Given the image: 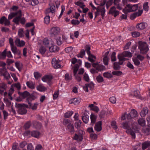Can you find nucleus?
I'll return each instance as SVG.
<instances>
[{
  "instance_id": "27",
  "label": "nucleus",
  "mask_w": 150,
  "mask_h": 150,
  "mask_svg": "<svg viewBox=\"0 0 150 150\" xmlns=\"http://www.w3.org/2000/svg\"><path fill=\"white\" fill-rule=\"evenodd\" d=\"M11 50L12 52L14 54H17L20 56L21 54V51L19 50H18L17 47L15 46L11 47Z\"/></svg>"
},
{
  "instance_id": "28",
  "label": "nucleus",
  "mask_w": 150,
  "mask_h": 150,
  "mask_svg": "<svg viewBox=\"0 0 150 150\" xmlns=\"http://www.w3.org/2000/svg\"><path fill=\"white\" fill-rule=\"evenodd\" d=\"M148 110L146 107L144 108L140 112V115L142 117H143L148 113Z\"/></svg>"
},
{
  "instance_id": "54",
  "label": "nucleus",
  "mask_w": 150,
  "mask_h": 150,
  "mask_svg": "<svg viewBox=\"0 0 150 150\" xmlns=\"http://www.w3.org/2000/svg\"><path fill=\"white\" fill-rule=\"evenodd\" d=\"M112 74L113 75L117 76H119L121 75L122 72L120 71H115L112 72Z\"/></svg>"
},
{
  "instance_id": "38",
  "label": "nucleus",
  "mask_w": 150,
  "mask_h": 150,
  "mask_svg": "<svg viewBox=\"0 0 150 150\" xmlns=\"http://www.w3.org/2000/svg\"><path fill=\"white\" fill-rule=\"evenodd\" d=\"M40 134V133L37 131H33L32 132L31 136L36 138L38 137Z\"/></svg>"
},
{
  "instance_id": "36",
  "label": "nucleus",
  "mask_w": 150,
  "mask_h": 150,
  "mask_svg": "<svg viewBox=\"0 0 150 150\" xmlns=\"http://www.w3.org/2000/svg\"><path fill=\"white\" fill-rule=\"evenodd\" d=\"M71 62L73 64H74L76 62L79 65H81V60L80 59L77 60L75 58H73L71 59Z\"/></svg>"
},
{
  "instance_id": "13",
  "label": "nucleus",
  "mask_w": 150,
  "mask_h": 150,
  "mask_svg": "<svg viewBox=\"0 0 150 150\" xmlns=\"http://www.w3.org/2000/svg\"><path fill=\"white\" fill-rule=\"evenodd\" d=\"M60 29L59 27H53L51 29V36L52 37H56L60 33Z\"/></svg>"
},
{
  "instance_id": "22",
  "label": "nucleus",
  "mask_w": 150,
  "mask_h": 150,
  "mask_svg": "<svg viewBox=\"0 0 150 150\" xmlns=\"http://www.w3.org/2000/svg\"><path fill=\"white\" fill-rule=\"evenodd\" d=\"M82 117V119L84 123H87L88 122L89 120V116L87 113L83 112Z\"/></svg>"
},
{
  "instance_id": "20",
  "label": "nucleus",
  "mask_w": 150,
  "mask_h": 150,
  "mask_svg": "<svg viewBox=\"0 0 150 150\" xmlns=\"http://www.w3.org/2000/svg\"><path fill=\"white\" fill-rule=\"evenodd\" d=\"M147 26V24L146 23H142L137 24L136 28L139 30H143Z\"/></svg>"
},
{
  "instance_id": "61",
  "label": "nucleus",
  "mask_w": 150,
  "mask_h": 150,
  "mask_svg": "<svg viewBox=\"0 0 150 150\" xmlns=\"http://www.w3.org/2000/svg\"><path fill=\"white\" fill-rule=\"evenodd\" d=\"M83 79L86 82H88L89 80V78L88 75L86 73L84 74L83 75Z\"/></svg>"
},
{
  "instance_id": "64",
  "label": "nucleus",
  "mask_w": 150,
  "mask_h": 150,
  "mask_svg": "<svg viewBox=\"0 0 150 150\" xmlns=\"http://www.w3.org/2000/svg\"><path fill=\"white\" fill-rule=\"evenodd\" d=\"M80 23V21L78 20L73 19L71 21V23L73 25H78Z\"/></svg>"
},
{
  "instance_id": "37",
  "label": "nucleus",
  "mask_w": 150,
  "mask_h": 150,
  "mask_svg": "<svg viewBox=\"0 0 150 150\" xmlns=\"http://www.w3.org/2000/svg\"><path fill=\"white\" fill-rule=\"evenodd\" d=\"M39 52L42 55L44 54L46 51V48L43 46H41L39 50Z\"/></svg>"
},
{
  "instance_id": "9",
  "label": "nucleus",
  "mask_w": 150,
  "mask_h": 150,
  "mask_svg": "<svg viewBox=\"0 0 150 150\" xmlns=\"http://www.w3.org/2000/svg\"><path fill=\"white\" fill-rule=\"evenodd\" d=\"M77 133L75 134L73 139L79 141H81L83 139V135L84 133V132L82 130L78 129L76 131Z\"/></svg>"
},
{
  "instance_id": "53",
  "label": "nucleus",
  "mask_w": 150,
  "mask_h": 150,
  "mask_svg": "<svg viewBox=\"0 0 150 150\" xmlns=\"http://www.w3.org/2000/svg\"><path fill=\"white\" fill-rule=\"evenodd\" d=\"M111 125L112 128L115 130L117 128L116 122L115 121H114L112 122L111 123Z\"/></svg>"
},
{
  "instance_id": "2",
  "label": "nucleus",
  "mask_w": 150,
  "mask_h": 150,
  "mask_svg": "<svg viewBox=\"0 0 150 150\" xmlns=\"http://www.w3.org/2000/svg\"><path fill=\"white\" fill-rule=\"evenodd\" d=\"M55 7L54 5L51 4L49 8H47L45 11V13L46 15L44 18V23L48 24L50 21V17L53 16L55 13Z\"/></svg>"
},
{
  "instance_id": "29",
  "label": "nucleus",
  "mask_w": 150,
  "mask_h": 150,
  "mask_svg": "<svg viewBox=\"0 0 150 150\" xmlns=\"http://www.w3.org/2000/svg\"><path fill=\"white\" fill-rule=\"evenodd\" d=\"M32 123L33 126L35 127L37 129H40L42 127V125L41 123L38 122L36 121H33Z\"/></svg>"
},
{
  "instance_id": "5",
  "label": "nucleus",
  "mask_w": 150,
  "mask_h": 150,
  "mask_svg": "<svg viewBox=\"0 0 150 150\" xmlns=\"http://www.w3.org/2000/svg\"><path fill=\"white\" fill-rule=\"evenodd\" d=\"M15 107L18 109V113L19 114L23 115L26 113L27 110L25 108H28V106L24 104H20L16 103Z\"/></svg>"
},
{
  "instance_id": "23",
  "label": "nucleus",
  "mask_w": 150,
  "mask_h": 150,
  "mask_svg": "<svg viewBox=\"0 0 150 150\" xmlns=\"http://www.w3.org/2000/svg\"><path fill=\"white\" fill-rule=\"evenodd\" d=\"M7 88L6 85L4 83H0V94L2 95L4 91H6Z\"/></svg>"
},
{
  "instance_id": "15",
  "label": "nucleus",
  "mask_w": 150,
  "mask_h": 150,
  "mask_svg": "<svg viewBox=\"0 0 150 150\" xmlns=\"http://www.w3.org/2000/svg\"><path fill=\"white\" fill-rule=\"evenodd\" d=\"M60 62V61L59 60H57L55 58H53L52 62V66L55 69L60 68L61 67V65L59 63Z\"/></svg>"
},
{
  "instance_id": "59",
  "label": "nucleus",
  "mask_w": 150,
  "mask_h": 150,
  "mask_svg": "<svg viewBox=\"0 0 150 150\" xmlns=\"http://www.w3.org/2000/svg\"><path fill=\"white\" fill-rule=\"evenodd\" d=\"M14 88L13 87V86H11V88L9 90V92L8 93V95L9 96H11V95L13 93Z\"/></svg>"
},
{
  "instance_id": "30",
  "label": "nucleus",
  "mask_w": 150,
  "mask_h": 150,
  "mask_svg": "<svg viewBox=\"0 0 150 150\" xmlns=\"http://www.w3.org/2000/svg\"><path fill=\"white\" fill-rule=\"evenodd\" d=\"M67 128L68 131L71 133H74V127L72 124H69V125L67 126Z\"/></svg>"
},
{
  "instance_id": "56",
  "label": "nucleus",
  "mask_w": 150,
  "mask_h": 150,
  "mask_svg": "<svg viewBox=\"0 0 150 150\" xmlns=\"http://www.w3.org/2000/svg\"><path fill=\"white\" fill-rule=\"evenodd\" d=\"M34 74L35 78L36 79H38L40 77L42 76L41 74L38 72H34Z\"/></svg>"
},
{
  "instance_id": "33",
  "label": "nucleus",
  "mask_w": 150,
  "mask_h": 150,
  "mask_svg": "<svg viewBox=\"0 0 150 150\" xmlns=\"http://www.w3.org/2000/svg\"><path fill=\"white\" fill-rule=\"evenodd\" d=\"M138 122L140 125L144 127L145 125V120L144 119L140 118L138 120Z\"/></svg>"
},
{
  "instance_id": "40",
  "label": "nucleus",
  "mask_w": 150,
  "mask_h": 150,
  "mask_svg": "<svg viewBox=\"0 0 150 150\" xmlns=\"http://www.w3.org/2000/svg\"><path fill=\"white\" fill-rule=\"evenodd\" d=\"M54 38L56 40L57 43L58 45H60L62 44V42L61 40L60 37L58 36L57 37V36L56 37Z\"/></svg>"
},
{
  "instance_id": "35",
  "label": "nucleus",
  "mask_w": 150,
  "mask_h": 150,
  "mask_svg": "<svg viewBox=\"0 0 150 150\" xmlns=\"http://www.w3.org/2000/svg\"><path fill=\"white\" fill-rule=\"evenodd\" d=\"M7 49H5L2 52H0V59H3L6 58Z\"/></svg>"
},
{
  "instance_id": "44",
  "label": "nucleus",
  "mask_w": 150,
  "mask_h": 150,
  "mask_svg": "<svg viewBox=\"0 0 150 150\" xmlns=\"http://www.w3.org/2000/svg\"><path fill=\"white\" fill-rule=\"evenodd\" d=\"M103 76L105 78H111L113 76L110 73L108 72H106L103 74Z\"/></svg>"
},
{
  "instance_id": "34",
  "label": "nucleus",
  "mask_w": 150,
  "mask_h": 150,
  "mask_svg": "<svg viewBox=\"0 0 150 150\" xmlns=\"http://www.w3.org/2000/svg\"><path fill=\"white\" fill-rule=\"evenodd\" d=\"M142 148L143 150L145 149L148 147L150 146V141H146L142 143Z\"/></svg>"
},
{
  "instance_id": "8",
  "label": "nucleus",
  "mask_w": 150,
  "mask_h": 150,
  "mask_svg": "<svg viewBox=\"0 0 150 150\" xmlns=\"http://www.w3.org/2000/svg\"><path fill=\"white\" fill-rule=\"evenodd\" d=\"M138 8V5L135 4L132 5L128 4L126 5L124 9L123 10V12L125 13L129 12H132L136 11Z\"/></svg>"
},
{
  "instance_id": "57",
  "label": "nucleus",
  "mask_w": 150,
  "mask_h": 150,
  "mask_svg": "<svg viewBox=\"0 0 150 150\" xmlns=\"http://www.w3.org/2000/svg\"><path fill=\"white\" fill-rule=\"evenodd\" d=\"M143 131L146 135H148L150 134V128H146L144 129Z\"/></svg>"
},
{
  "instance_id": "24",
  "label": "nucleus",
  "mask_w": 150,
  "mask_h": 150,
  "mask_svg": "<svg viewBox=\"0 0 150 150\" xmlns=\"http://www.w3.org/2000/svg\"><path fill=\"white\" fill-rule=\"evenodd\" d=\"M15 44L18 46L21 47L23 46L25 44V42L23 41H20V40L17 38L15 41Z\"/></svg>"
},
{
  "instance_id": "46",
  "label": "nucleus",
  "mask_w": 150,
  "mask_h": 150,
  "mask_svg": "<svg viewBox=\"0 0 150 150\" xmlns=\"http://www.w3.org/2000/svg\"><path fill=\"white\" fill-rule=\"evenodd\" d=\"M134 95L137 98L142 99V97L140 96L139 94V92L137 91H135L134 92Z\"/></svg>"
},
{
  "instance_id": "12",
  "label": "nucleus",
  "mask_w": 150,
  "mask_h": 150,
  "mask_svg": "<svg viewBox=\"0 0 150 150\" xmlns=\"http://www.w3.org/2000/svg\"><path fill=\"white\" fill-rule=\"evenodd\" d=\"M137 116V111L135 109H132L130 113L127 114V119L129 122H131L132 121L134 117H136Z\"/></svg>"
},
{
  "instance_id": "43",
  "label": "nucleus",
  "mask_w": 150,
  "mask_h": 150,
  "mask_svg": "<svg viewBox=\"0 0 150 150\" xmlns=\"http://www.w3.org/2000/svg\"><path fill=\"white\" fill-rule=\"evenodd\" d=\"M120 62L119 61V63H117V62H115L114 63V67L113 68L115 69V70H118L120 68Z\"/></svg>"
},
{
  "instance_id": "63",
  "label": "nucleus",
  "mask_w": 150,
  "mask_h": 150,
  "mask_svg": "<svg viewBox=\"0 0 150 150\" xmlns=\"http://www.w3.org/2000/svg\"><path fill=\"white\" fill-rule=\"evenodd\" d=\"M23 30L22 29H20L18 32V35L20 37H22L23 36Z\"/></svg>"
},
{
  "instance_id": "41",
  "label": "nucleus",
  "mask_w": 150,
  "mask_h": 150,
  "mask_svg": "<svg viewBox=\"0 0 150 150\" xmlns=\"http://www.w3.org/2000/svg\"><path fill=\"white\" fill-rule=\"evenodd\" d=\"M73 112L72 111H69L65 113L64 115V117L65 118H69L73 114Z\"/></svg>"
},
{
  "instance_id": "14",
  "label": "nucleus",
  "mask_w": 150,
  "mask_h": 150,
  "mask_svg": "<svg viewBox=\"0 0 150 150\" xmlns=\"http://www.w3.org/2000/svg\"><path fill=\"white\" fill-rule=\"evenodd\" d=\"M1 75L4 76V78L6 80H9L11 78L9 74L7 72L6 68L0 69Z\"/></svg>"
},
{
  "instance_id": "4",
  "label": "nucleus",
  "mask_w": 150,
  "mask_h": 150,
  "mask_svg": "<svg viewBox=\"0 0 150 150\" xmlns=\"http://www.w3.org/2000/svg\"><path fill=\"white\" fill-rule=\"evenodd\" d=\"M15 16H16L13 19V21L16 24L18 25L19 21L22 16L21 11L19 10L17 12L11 13L8 16V19H11Z\"/></svg>"
},
{
  "instance_id": "18",
  "label": "nucleus",
  "mask_w": 150,
  "mask_h": 150,
  "mask_svg": "<svg viewBox=\"0 0 150 150\" xmlns=\"http://www.w3.org/2000/svg\"><path fill=\"white\" fill-rule=\"evenodd\" d=\"M102 122L101 121L96 122L94 127L95 130L98 132L101 131L102 129Z\"/></svg>"
},
{
  "instance_id": "3",
  "label": "nucleus",
  "mask_w": 150,
  "mask_h": 150,
  "mask_svg": "<svg viewBox=\"0 0 150 150\" xmlns=\"http://www.w3.org/2000/svg\"><path fill=\"white\" fill-rule=\"evenodd\" d=\"M37 94L36 92H33L28 98L26 99V101L29 105L28 108H31L33 110H36L37 109L38 103H36L33 105L31 101L37 98Z\"/></svg>"
},
{
  "instance_id": "49",
  "label": "nucleus",
  "mask_w": 150,
  "mask_h": 150,
  "mask_svg": "<svg viewBox=\"0 0 150 150\" xmlns=\"http://www.w3.org/2000/svg\"><path fill=\"white\" fill-rule=\"evenodd\" d=\"M31 125V122L30 121L27 122L24 125V128L25 129H28Z\"/></svg>"
},
{
  "instance_id": "16",
  "label": "nucleus",
  "mask_w": 150,
  "mask_h": 150,
  "mask_svg": "<svg viewBox=\"0 0 150 150\" xmlns=\"http://www.w3.org/2000/svg\"><path fill=\"white\" fill-rule=\"evenodd\" d=\"M94 87V84L93 82H91L89 83L85 84V86L83 87V88L86 91L88 92V88H89L90 90L92 91L93 90Z\"/></svg>"
},
{
  "instance_id": "7",
  "label": "nucleus",
  "mask_w": 150,
  "mask_h": 150,
  "mask_svg": "<svg viewBox=\"0 0 150 150\" xmlns=\"http://www.w3.org/2000/svg\"><path fill=\"white\" fill-rule=\"evenodd\" d=\"M138 48L140 53L142 54L146 53L149 50L148 45L146 42L139 41L138 42Z\"/></svg>"
},
{
  "instance_id": "31",
  "label": "nucleus",
  "mask_w": 150,
  "mask_h": 150,
  "mask_svg": "<svg viewBox=\"0 0 150 150\" xmlns=\"http://www.w3.org/2000/svg\"><path fill=\"white\" fill-rule=\"evenodd\" d=\"M90 119L91 120V123L92 125L95 123L96 119V117L94 114H91L90 115Z\"/></svg>"
},
{
  "instance_id": "58",
  "label": "nucleus",
  "mask_w": 150,
  "mask_h": 150,
  "mask_svg": "<svg viewBox=\"0 0 150 150\" xmlns=\"http://www.w3.org/2000/svg\"><path fill=\"white\" fill-rule=\"evenodd\" d=\"M116 53L113 52H112L111 56V61L113 62L115 61L116 60L115 57Z\"/></svg>"
},
{
  "instance_id": "32",
  "label": "nucleus",
  "mask_w": 150,
  "mask_h": 150,
  "mask_svg": "<svg viewBox=\"0 0 150 150\" xmlns=\"http://www.w3.org/2000/svg\"><path fill=\"white\" fill-rule=\"evenodd\" d=\"M51 41H49L47 38H45L43 41V44L46 47H49L51 46Z\"/></svg>"
},
{
  "instance_id": "1",
  "label": "nucleus",
  "mask_w": 150,
  "mask_h": 150,
  "mask_svg": "<svg viewBox=\"0 0 150 150\" xmlns=\"http://www.w3.org/2000/svg\"><path fill=\"white\" fill-rule=\"evenodd\" d=\"M132 129L129 128V127L128 123L126 122H124L122 123V127L125 129H127L126 132L128 134H130L132 138L135 139V133L139 132L140 127L136 122H134L132 125Z\"/></svg>"
},
{
  "instance_id": "10",
  "label": "nucleus",
  "mask_w": 150,
  "mask_h": 150,
  "mask_svg": "<svg viewBox=\"0 0 150 150\" xmlns=\"http://www.w3.org/2000/svg\"><path fill=\"white\" fill-rule=\"evenodd\" d=\"M135 55L136 56L132 58V60L134 65L136 66H139L140 64L139 60L140 61H142L144 59V56L140 54H135Z\"/></svg>"
},
{
  "instance_id": "21",
  "label": "nucleus",
  "mask_w": 150,
  "mask_h": 150,
  "mask_svg": "<svg viewBox=\"0 0 150 150\" xmlns=\"http://www.w3.org/2000/svg\"><path fill=\"white\" fill-rule=\"evenodd\" d=\"M30 94L29 92L27 91H25L24 92L22 93L20 92H18L19 95L23 98H27L26 99L28 98L33 93Z\"/></svg>"
},
{
  "instance_id": "52",
  "label": "nucleus",
  "mask_w": 150,
  "mask_h": 150,
  "mask_svg": "<svg viewBox=\"0 0 150 150\" xmlns=\"http://www.w3.org/2000/svg\"><path fill=\"white\" fill-rule=\"evenodd\" d=\"M81 123L82 122L80 120H79L78 122H76L75 124V127L77 129L80 128L81 126Z\"/></svg>"
},
{
  "instance_id": "55",
  "label": "nucleus",
  "mask_w": 150,
  "mask_h": 150,
  "mask_svg": "<svg viewBox=\"0 0 150 150\" xmlns=\"http://www.w3.org/2000/svg\"><path fill=\"white\" fill-rule=\"evenodd\" d=\"M148 5V2L145 3L143 4V9L146 11H147L149 10V7Z\"/></svg>"
},
{
  "instance_id": "25",
  "label": "nucleus",
  "mask_w": 150,
  "mask_h": 150,
  "mask_svg": "<svg viewBox=\"0 0 150 150\" xmlns=\"http://www.w3.org/2000/svg\"><path fill=\"white\" fill-rule=\"evenodd\" d=\"M53 77L51 75H45L42 78V80L44 82L50 81L52 79Z\"/></svg>"
},
{
  "instance_id": "42",
  "label": "nucleus",
  "mask_w": 150,
  "mask_h": 150,
  "mask_svg": "<svg viewBox=\"0 0 150 150\" xmlns=\"http://www.w3.org/2000/svg\"><path fill=\"white\" fill-rule=\"evenodd\" d=\"M15 65L18 70L19 71H21L22 68V64H21L19 62H17L15 63Z\"/></svg>"
},
{
  "instance_id": "62",
  "label": "nucleus",
  "mask_w": 150,
  "mask_h": 150,
  "mask_svg": "<svg viewBox=\"0 0 150 150\" xmlns=\"http://www.w3.org/2000/svg\"><path fill=\"white\" fill-rule=\"evenodd\" d=\"M37 89L40 91H43L46 90V88L42 86H39L37 88Z\"/></svg>"
},
{
  "instance_id": "17",
  "label": "nucleus",
  "mask_w": 150,
  "mask_h": 150,
  "mask_svg": "<svg viewBox=\"0 0 150 150\" xmlns=\"http://www.w3.org/2000/svg\"><path fill=\"white\" fill-rule=\"evenodd\" d=\"M108 13L114 16V17H116L119 15V12L116 10V8L115 6H113L110 8Z\"/></svg>"
},
{
  "instance_id": "48",
  "label": "nucleus",
  "mask_w": 150,
  "mask_h": 150,
  "mask_svg": "<svg viewBox=\"0 0 150 150\" xmlns=\"http://www.w3.org/2000/svg\"><path fill=\"white\" fill-rule=\"evenodd\" d=\"M63 124L64 125H69V124H71V121L68 119H64L63 121Z\"/></svg>"
},
{
  "instance_id": "6",
  "label": "nucleus",
  "mask_w": 150,
  "mask_h": 150,
  "mask_svg": "<svg viewBox=\"0 0 150 150\" xmlns=\"http://www.w3.org/2000/svg\"><path fill=\"white\" fill-rule=\"evenodd\" d=\"M132 57V54L129 52L125 51L122 53L118 55V58L119 60L120 64H122L123 62L127 60L125 57Z\"/></svg>"
},
{
  "instance_id": "26",
  "label": "nucleus",
  "mask_w": 150,
  "mask_h": 150,
  "mask_svg": "<svg viewBox=\"0 0 150 150\" xmlns=\"http://www.w3.org/2000/svg\"><path fill=\"white\" fill-rule=\"evenodd\" d=\"M81 99L79 98H74L69 100L70 104H73L75 105H78L80 102Z\"/></svg>"
},
{
  "instance_id": "11",
  "label": "nucleus",
  "mask_w": 150,
  "mask_h": 150,
  "mask_svg": "<svg viewBox=\"0 0 150 150\" xmlns=\"http://www.w3.org/2000/svg\"><path fill=\"white\" fill-rule=\"evenodd\" d=\"M97 11L95 12V18H96L100 14L102 19H104V16L105 15V10L104 7L101 8L100 6H99L97 7Z\"/></svg>"
},
{
  "instance_id": "47",
  "label": "nucleus",
  "mask_w": 150,
  "mask_h": 150,
  "mask_svg": "<svg viewBox=\"0 0 150 150\" xmlns=\"http://www.w3.org/2000/svg\"><path fill=\"white\" fill-rule=\"evenodd\" d=\"M85 55V51L84 50H82L77 56L78 57L82 58Z\"/></svg>"
},
{
  "instance_id": "51",
  "label": "nucleus",
  "mask_w": 150,
  "mask_h": 150,
  "mask_svg": "<svg viewBox=\"0 0 150 150\" xmlns=\"http://www.w3.org/2000/svg\"><path fill=\"white\" fill-rule=\"evenodd\" d=\"M96 79L98 83H101L103 81V78L100 75L98 76Z\"/></svg>"
},
{
  "instance_id": "60",
  "label": "nucleus",
  "mask_w": 150,
  "mask_h": 150,
  "mask_svg": "<svg viewBox=\"0 0 150 150\" xmlns=\"http://www.w3.org/2000/svg\"><path fill=\"white\" fill-rule=\"evenodd\" d=\"M109 100L111 103H115L116 101V98L114 96L110 97L109 99Z\"/></svg>"
},
{
  "instance_id": "45",
  "label": "nucleus",
  "mask_w": 150,
  "mask_h": 150,
  "mask_svg": "<svg viewBox=\"0 0 150 150\" xmlns=\"http://www.w3.org/2000/svg\"><path fill=\"white\" fill-rule=\"evenodd\" d=\"M132 36L133 37L137 38L139 37L140 35V33L138 31H134L131 33Z\"/></svg>"
},
{
  "instance_id": "50",
  "label": "nucleus",
  "mask_w": 150,
  "mask_h": 150,
  "mask_svg": "<svg viewBox=\"0 0 150 150\" xmlns=\"http://www.w3.org/2000/svg\"><path fill=\"white\" fill-rule=\"evenodd\" d=\"M75 4L77 6H79L81 8H83L85 6L83 4V3L79 1L75 3Z\"/></svg>"
},
{
  "instance_id": "19",
  "label": "nucleus",
  "mask_w": 150,
  "mask_h": 150,
  "mask_svg": "<svg viewBox=\"0 0 150 150\" xmlns=\"http://www.w3.org/2000/svg\"><path fill=\"white\" fill-rule=\"evenodd\" d=\"M51 45L49 47V50L50 52H56L59 50V47L57 46L53 45L52 42L51 43Z\"/></svg>"
},
{
  "instance_id": "39",
  "label": "nucleus",
  "mask_w": 150,
  "mask_h": 150,
  "mask_svg": "<svg viewBox=\"0 0 150 150\" xmlns=\"http://www.w3.org/2000/svg\"><path fill=\"white\" fill-rule=\"evenodd\" d=\"M27 86L31 89H34L35 88L34 84L32 81H27L26 82Z\"/></svg>"
}]
</instances>
